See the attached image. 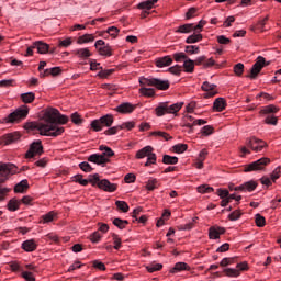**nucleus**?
Instances as JSON below:
<instances>
[{
    "label": "nucleus",
    "instance_id": "f03ea898",
    "mask_svg": "<svg viewBox=\"0 0 281 281\" xmlns=\"http://www.w3.org/2000/svg\"><path fill=\"white\" fill-rule=\"evenodd\" d=\"M139 83L142 85L139 93H142V95H145L146 98H153V95H155V89L146 87H155L160 91H167V89H170V81L157 78H140Z\"/></svg>",
    "mask_w": 281,
    "mask_h": 281
},
{
    "label": "nucleus",
    "instance_id": "6ab92c4d",
    "mask_svg": "<svg viewBox=\"0 0 281 281\" xmlns=\"http://www.w3.org/2000/svg\"><path fill=\"white\" fill-rule=\"evenodd\" d=\"M203 124H207V121H205L203 119H198V120H194L193 123H190V122L186 121L183 126L189 128V133H193L194 126H203Z\"/></svg>",
    "mask_w": 281,
    "mask_h": 281
},
{
    "label": "nucleus",
    "instance_id": "0eeeda50",
    "mask_svg": "<svg viewBox=\"0 0 281 281\" xmlns=\"http://www.w3.org/2000/svg\"><path fill=\"white\" fill-rule=\"evenodd\" d=\"M10 175H16V166L14 164H3L0 162V186L4 181H8V177ZM0 192H1V187H0Z\"/></svg>",
    "mask_w": 281,
    "mask_h": 281
},
{
    "label": "nucleus",
    "instance_id": "cd10ccee",
    "mask_svg": "<svg viewBox=\"0 0 281 281\" xmlns=\"http://www.w3.org/2000/svg\"><path fill=\"white\" fill-rule=\"evenodd\" d=\"M162 164L175 166L179 164V158L177 156L164 155Z\"/></svg>",
    "mask_w": 281,
    "mask_h": 281
},
{
    "label": "nucleus",
    "instance_id": "dca6fc26",
    "mask_svg": "<svg viewBox=\"0 0 281 281\" xmlns=\"http://www.w3.org/2000/svg\"><path fill=\"white\" fill-rule=\"evenodd\" d=\"M173 60L170 56H164L159 57L155 60L156 67L164 68V67H170L172 65Z\"/></svg>",
    "mask_w": 281,
    "mask_h": 281
},
{
    "label": "nucleus",
    "instance_id": "09e8293b",
    "mask_svg": "<svg viewBox=\"0 0 281 281\" xmlns=\"http://www.w3.org/2000/svg\"><path fill=\"white\" fill-rule=\"evenodd\" d=\"M255 223H256L257 227H265V225H266L265 216L257 214L255 216Z\"/></svg>",
    "mask_w": 281,
    "mask_h": 281
},
{
    "label": "nucleus",
    "instance_id": "e2e57ef3",
    "mask_svg": "<svg viewBox=\"0 0 281 281\" xmlns=\"http://www.w3.org/2000/svg\"><path fill=\"white\" fill-rule=\"evenodd\" d=\"M114 71H115V69L101 70L98 74V77L99 78H109V76H111Z\"/></svg>",
    "mask_w": 281,
    "mask_h": 281
},
{
    "label": "nucleus",
    "instance_id": "5701e85b",
    "mask_svg": "<svg viewBox=\"0 0 281 281\" xmlns=\"http://www.w3.org/2000/svg\"><path fill=\"white\" fill-rule=\"evenodd\" d=\"M30 188V183H27V180H22L14 187V192L23 194L27 189Z\"/></svg>",
    "mask_w": 281,
    "mask_h": 281
},
{
    "label": "nucleus",
    "instance_id": "f257e3e1",
    "mask_svg": "<svg viewBox=\"0 0 281 281\" xmlns=\"http://www.w3.org/2000/svg\"><path fill=\"white\" fill-rule=\"evenodd\" d=\"M44 117L46 123H26L25 128L27 131H38L40 135H43L44 137H58L65 133V127H61L58 124H67L69 122L67 115H63L60 114V111L50 108L46 110Z\"/></svg>",
    "mask_w": 281,
    "mask_h": 281
},
{
    "label": "nucleus",
    "instance_id": "4d7b16f0",
    "mask_svg": "<svg viewBox=\"0 0 281 281\" xmlns=\"http://www.w3.org/2000/svg\"><path fill=\"white\" fill-rule=\"evenodd\" d=\"M151 164H157V155L153 153L147 156V161L145 162V166L148 167Z\"/></svg>",
    "mask_w": 281,
    "mask_h": 281
},
{
    "label": "nucleus",
    "instance_id": "338daca9",
    "mask_svg": "<svg viewBox=\"0 0 281 281\" xmlns=\"http://www.w3.org/2000/svg\"><path fill=\"white\" fill-rule=\"evenodd\" d=\"M280 167H277L272 173L270 175V178L273 182L278 181V179H280Z\"/></svg>",
    "mask_w": 281,
    "mask_h": 281
},
{
    "label": "nucleus",
    "instance_id": "69168bd1",
    "mask_svg": "<svg viewBox=\"0 0 281 281\" xmlns=\"http://www.w3.org/2000/svg\"><path fill=\"white\" fill-rule=\"evenodd\" d=\"M199 52H200L199 46H194V45L186 46L187 54H199Z\"/></svg>",
    "mask_w": 281,
    "mask_h": 281
},
{
    "label": "nucleus",
    "instance_id": "20e7f679",
    "mask_svg": "<svg viewBox=\"0 0 281 281\" xmlns=\"http://www.w3.org/2000/svg\"><path fill=\"white\" fill-rule=\"evenodd\" d=\"M89 177L90 183L93 187L97 186L99 190H103L104 192H115V190H117V184L111 183V181H109L108 179L100 180L99 173L90 175Z\"/></svg>",
    "mask_w": 281,
    "mask_h": 281
},
{
    "label": "nucleus",
    "instance_id": "37998d69",
    "mask_svg": "<svg viewBox=\"0 0 281 281\" xmlns=\"http://www.w3.org/2000/svg\"><path fill=\"white\" fill-rule=\"evenodd\" d=\"M198 192H200L201 194H210V192H214V188L207 184H202L198 187Z\"/></svg>",
    "mask_w": 281,
    "mask_h": 281
},
{
    "label": "nucleus",
    "instance_id": "de8ad7c7",
    "mask_svg": "<svg viewBox=\"0 0 281 281\" xmlns=\"http://www.w3.org/2000/svg\"><path fill=\"white\" fill-rule=\"evenodd\" d=\"M265 123H266V124H269V125H272V126H278V116L268 115V116L265 119Z\"/></svg>",
    "mask_w": 281,
    "mask_h": 281
},
{
    "label": "nucleus",
    "instance_id": "f3484780",
    "mask_svg": "<svg viewBox=\"0 0 281 281\" xmlns=\"http://www.w3.org/2000/svg\"><path fill=\"white\" fill-rule=\"evenodd\" d=\"M38 244L34 239H27L22 243V249L27 252L36 251Z\"/></svg>",
    "mask_w": 281,
    "mask_h": 281
},
{
    "label": "nucleus",
    "instance_id": "473e14b6",
    "mask_svg": "<svg viewBox=\"0 0 281 281\" xmlns=\"http://www.w3.org/2000/svg\"><path fill=\"white\" fill-rule=\"evenodd\" d=\"M93 41H95V37L93 36V34H85L78 37L77 43L79 45H82L85 43H93Z\"/></svg>",
    "mask_w": 281,
    "mask_h": 281
},
{
    "label": "nucleus",
    "instance_id": "8fccbe9b",
    "mask_svg": "<svg viewBox=\"0 0 281 281\" xmlns=\"http://www.w3.org/2000/svg\"><path fill=\"white\" fill-rule=\"evenodd\" d=\"M175 153L181 154L186 153L188 150V145L187 144H177L173 146Z\"/></svg>",
    "mask_w": 281,
    "mask_h": 281
},
{
    "label": "nucleus",
    "instance_id": "c756f323",
    "mask_svg": "<svg viewBox=\"0 0 281 281\" xmlns=\"http://www.w3.org/2000/svg\"><path fill=\"white\" fill-rule=\"evenodd\" d=\"M21 100L24 104H32L33 100H36L34 92H26L21 94Z\"/></svg>",
    "mask_w": 281,
    "mask_h": 281
},
{
    "label": "nucleus",
    "instance_id": "f704fd0d",
    "mask_svg": "<svg viewBox=\"0 0 281 281\" xmlns=\"http://www.w3.org/2000/svg\"><path fill=\"white\" fill-rule=\"evenodd\" d=\"M278 111H280V108L273 105V104H270V105H267L265 106L260 113H262L263 115H269L271 113H278Z\"/></svg>",
    "mask_w": 281,
    "mask_h": 281
},
{
    "label": "nucleus",
    "instance_id": "f8f14e48",
    "mask_svg": "<svg viewBox=\"0 0 281 281\" xmlns=\"http://www.w3.org/2000/svg\"><path fill=\"white\" fill-rule=\"evenodd\" d=\"M202 91H205V93L203 94L205 99L214 98V95L218 93V91H216V85L210 83L207 81H204L202 83Z\"/></svg>",
    "mask_w": 281,
    "mask_h": 281
},
{
    "label": "nucleus",
    "instance_id": "ddd939ff",
    "mask_svg": "<svg viewBox=\"0 0 281 281\" xmlns=\"http://www.w3.org/2000/svg\"><path fill=\"white\" fill-rule=\"evenodd\" d=\"M256 188H258V182L250 180L236 187L235 192H254Z\"/></svg>",
    "mask_w": 281,
    "mask_h": 281
},
{
    "label": "nucleus",
    "instance_id": "bf43d9fd",
    "mask_svg": "<svg viewBox=\"0 0 281 281\" xmlns=\"http://www.w3.org/2000/svg\"><path fill=\"white\" fill-rule=\"evenodd\" d=\"M117 131H122L121 126H113L104 132V135H117Z\"/></svg>",
    "mask_w": 281,
    "mask_h": 281
},
{
    "label": "nucleus",
    "instance_id": "7ed1b4c3",
    "mask_svg": "<svg viewBox=\"0 0 281 281\" xmlns=\"http://www.w3.org/2000/svg\"><path fill=\"white\" fill-rule=\"evenodd\" d=\"M100 150H104L103 154H92L88 157V161L91 164H97L98 166H104V164H109V158L106 157H113L115 153L111 147L101 145Z\"/></svg>",
    "mask_w": 281,
    "mask_h": 281
},
{
    "label": "nucleus",
    "instance_id": "3c124183",
    "mask_svg": "<svg viewBox=\"0 0 281 281\" xmlns=\"http://www.w3.org/2000/svg\"><path fill=\"white\" fill-rule=\"evenodd\" d=\"M113 243H114V249H120L122 247V238L117 236V234L113 233L112 234Z\"/></svg>",
    "mask_w": 281,
    "mask_h": 281
},
{
    "label": "nucleus",
    "instance_id": "b1692460",
    "mask_svg": "<svg viewBox=\"0 0 281 281\" xmlns=\"http://www.w3.org/2000/svg\"><path fill=\"white\" fill-rule=\"evenodd\" d=\"M179 271H190V266L186 262H177L170 273H179Z\"/></svg>",
    "mask_w": 281,
    "mask_h": 281
},
{
    "label": "nucleus",
    "instance_id": "a878e982",
    "mask_svg": "<svg viewBox=\"0 0 281 281\" xmlns=\"http://www.w3.org/2000/svg\"><path fill=\"white\" fill-rule=\"evenodd\" d=\"M156 115L158 117H164L166 113H168V103H160L156 109H155Z\"/></svg>",
    "mask_w": 281,
    "mask_h": 281
},
{
    "label": "nucleus",
    "instance_id": "603ef678",
    "mask_svg": "<svg viewBox=\"0 0 281 281\" xmlns=\"http://www.w3.org/2000/svg\"><path fill=\"white\" fill-rule=\"evenodd\" d=\"M79 168L83 171V172H93V168L91 167V165L87 161H83L81 164H79Z\"/></svg>",
    "mask_w": 281,
    "mask_h": 281
},
{
    "label": "nucleus",
    "instance_id": "72a5a7b5",
    "mask_svg": "<svg viewBox=\"0 0 281 281\" xmlns=\"http://www.w3.org/2000/svg\"><path fill=\"white\" fill-rule=\"evenodd\" d=\"M54 218H56V214L54 211H50L44 215L41 216V221L40 223H52V221H54Z\"/></svg>",
    "mask_w": 281,
    "mask_h": 281
},
{
    "label": "nucleus",
    "instance_id": "680f3d73",
    "mask_svg": "<svg viewBox=\"0 0 281 281\" xmlns=\"http://www.w3.org/2000/svg\"><path fill=\"white\" fill-rule=\"evenodd\" d=\"M22 278L26 281H36V278H34V274L30 271H22Z\"/></svg>",
    "mask_w": 281,
    "mask_h": 281
},
{
    "label": "nucleus",
    "instance_id": "9b49d317",
    "mask_svg": "<svg viewBox=\"0 0 281 281\" xmlns=\"http://www.w3.org/2000/svg\"><path fill=\"white\" fill-rule=\"evenodd\" d=\"M265 64H266L265 57L259 56L257 58V61L252 65V67L250 69V75L248 76V78L250 80H256V78H258V74H260V71H262Z\"/></svg>",
    "mask_w": 281,
    "mask_h": 281
},
{
    "label": "nucleus",
    "instance_id": "a19ab883",
    "mask_svg": "<svg viewBox=\"0 0 281 281\" xmlns=\"http://www.w3.org/2000/svg\"><path fill=\"white\" fill-rule=\"evenodd\" d=\"M19 205H21V202L15 199H12L8 203V210L10 212H16V210H19Z\"/></svg>",
    "mask_w": 281,
    "mask_h": 281
},
{
    "label": "nucleus",
    "instance_id": "4c0bfd02",
    "mask_svg": "<svg viewBox=\"0 0 281 281\" xmlns=\"http://www.w3.org/2000/svg\"><path fill=\"white\" fill-rule=\"evenodd\" d=\"M224 273L228 278H238V276H240V270L234 268H225Z\"/></svg>",
    "mask_w": 281,
    "mask_h": 281
},
{
    "label": "nucleus",
    "instance_id": "1a4fd4ad",
    "mask_svg": "<svg viewBox=\"0 0 281 281\" xmlns=\"http://www.w3.org/2000/svg\"><path fill=\"white\" fill-rule=\"evenodd\" d=\"M246 146L254 150V153H262L263 148H267V143L256 136H251L250 138L246 139Z\"/></svg>",
    "mask_w": 281,
    "mask_h": 281
},
{
    "label": "nucleus",
    "instance_id": "bb28decb",
    "mask_svg": "<svg viewBox=\"0 0 281 281\" xmlns=\"http://www.w3.org/2000/svg\"><path fill=\"white\" fill-rule=\"evenodd\" d=\"M75 56H78V58H90L91 50L89 48H79L74 50Z\"/></svg>",
    "mask_w": 281,
    "mask_h": 281
},
{
    "label": "nucleus",
    "instance_id": "2eb2a0df",
    "mask_svg": "<svg viewBox=\"0 0 281 281\" xmlns=\"http://www.w3.org/2000/svg\"><path fill=\"white\" fill-rule=\"evenodd\" d=\"M115 111H117V113H122V114L133 113L135 111V105H133L128 102L121 103L120 105H117L115 108Z\"/></svg>",
    "mask_w": 281,
    "mask_h": 281
},
{
    "label": "nucleus",
    "instance_id": "c9c22d12",
    "mask_svg": "<svg viewBox=\"0 0 281 281\" xmlns=\"http://www.w3.org/2000/svg\"><path fill=\"white\" fill-rule=\"evenodd\" d=\"M157 1H159V0H147L145 2H140L138 4V8L140 10H151V8L155 5V3H157Z\"/></svg>",
    "mask_w": 281,
    "mask_h": 281
},
{
    "label": "nucleus",
    "instance_id": "c03bdc74",
    "mask_svg": "<svg viewBox=\"0 0 281 281\" xmlns=\"http://www.w3.org/2000/svg\"><path fill=\"white\" fill-rule=\"evenodd\" d=\"M161 269H164V265L161 263H151L147 266V271L149 273H155V271H161Z\"/></svg>",
    "mask_w": 281,
    "mask_h": 281
},
{
    "label": "nucleus",
    "instance_id": "a211bd4d",
    "mask_svg": "<svg viewBox=\"0 0 281 281\" xmlns=\"http://www.w3.org/2000/svg\"><path fill=\"white\" fill-rule=\"evenodd\" d=\"M18 139H21V134L15 132V133H10V134H5L2 137V142L3 144L8 145V144H13V142H18Z\"/></svg>",
    "mask_w": 281,
    "mask_h": 281
},
{
    "label": "nucleus",
    "instance_id": "2f4dec72",
    "mask_svg": "<svg viewBox=\"0 0 281 281\" xmlns=\"http://www.w3.org/2000/svg\"><path fill=\"white\" fill-rule=\"evenodd\" d=\"M192 30H194V24H184V25H180L178 30H176V32L178 34H190Z\"/></svg>",
    "mask_w": 281,
    "mask_h": 281
},
{
    "label": "nucleus",
    "instance_id": "423d86ee",
    "mask_svg": "<svg viewBox=\"0 0 281 281\" xmlns=\"http://www.w3.org/2000/svg\"><path fill=\"white\" fill-rule=\"evenodd\" d=\"M110 128V126H113V115L106 114L101 116L99 120H94L91 122V128L95 132L102 131V128Z\"/></svg>",
    "mask_w": 281,
    "mask_h": 281
},
{
    "label": "nucleus",
    "instance_id": "7c9ffc66",
    "mask_svg": "<svg viewBox=\"0 0 281 281\" xmlns=\"http://www.w3.org/2000/svg\"><path fill=\"white\" fill-rule=\"evenodd\" d=\"M183 69L187 74H192L194 71V60L187 57L183 63Z\"/></svg>",
    "mask_w": 281,
    "mask_h": 281
},
{
    "label": "nucleus",
    "instance_id": "5fc2aeb1",
    "mask_svg": "<svg viewBox=\"0 0 281 281\" xmlns=\"http://www.w3.org/2000/svg\"><path fill=\"white\" fill-rule=\"evenodd\" d=\"M120 33V29L115 27V26H110L106 31V34H109L110 36H112L113 38H117V34Z\"/></svg>",
    "mask_w": 281,
    "mask_h": 281
},
{
    "label": "nucleus",
    "instance_id": "4468645a",
    "mask_svg": "<svg viewBox=\"0 0 281 281\" xmlns=\"http://www.w3.org/2000/svg\"><path fill=\"white\" fill-rule=\"evenodd\" d=\"M223 234H225V227L211 226L209 228V238L211 240H218V238H221V235Z\"/></svg>",
    "mask_w": 281,
    "mask_h": 281
},
{
    "label": "nucleus",
    "instance_id": "e433bc0d",
    "mask_svg": "<svg viewBox=\"0 0 281 281\" xmlns=\"http://www.w3.org/2000/svg\"><path fill=\"white\" fill-rule=\"evenodd\" d=\"M203 41V35L202 34H192L187 37L186 43L188 44H194Z\"/></svg>",
    "mask_w": 281,
    "mask_h": 281
},
{
    "label": "nucleus",
    "instance_id": "6e6d98bb",
    "mask_svg": "<svg viewBox=\"0 0 281 281\" xmlns=\"http://www.w3.org/2000/svg\"><path fill=\"white\" fill-rule=\"evenodd\" d=\"M243 216V212L236 210V211H233L229 215H228V218L231 221H238V218H240Z\"/></svg>",
    "mask_w": 281,
    "mask_h": 281
},
{
    "label": "nucleus",
    "instance_id": "58836bf2",
    "mask_svg": "<svg viewBox=\"0 0 281 281\" xmlns=\"http://www.w3.org/2000/svg\"><path fill=\"white\" fill-rule=\"evenodd\" d=\"M113 225L119 229H124L128 225V221L116 217L113 220Z\"/></svg>",
    "mask_w": 281,
    "mask_h": 281
},
{
    "label": "nucleus",
    "instance_id": "412c9836",
    "mask_svg": "<svg viewBox=\"0 0 281 281\" xmlns=\"http://www.w3.org/2000/svg\"><path fill=\"white\" fill-rule=\"evenodd\" d=\"M227 106V103L225 102V100L223 98H217L215 99L214 103H213V109L214 111H225V108Z\"/></svg>",
    "mask_w": 281,
    "mask_h": 281
},
{
    "label": "nucleus",
    "instance_id": "393cba45",
    "mask_svg": "<svg viewBox=\"0 0 281 281\" xmlns=\"http://www.w3.org/2000/svg\"><path fill=\"white\" fill-rule=\"evenodd\" d=\"M160 183L159 180H157V178H150L147 182H146V190H148L149 192H153V190H157V188H159Z\"/></svg>",
    "mask_w": 281,
    "mask_h": 281
},
{
    "label": "nucleus",
    "instance_id": "864d4df0",
    "mask_svg": "<svg viewBox=\"0 0 281 281\" xmlns=\"http://www.w3.org/2000/svg\"><path fill=\"white\" fill-rule=\"evenodd\" d=\"M169 74H172L173 76H181V66L176 65L173 67L168 68Z\"/></svg>",
    "mask_w": 281,
    "mask_h": 281
},
{
    "label": "nucleus",
    "instance_id": "4be33fe9",
    "mask_svg": "<svg viewBox=\"0 0 281 281\" xmlns=\"http://www.w3.org/2000/svg\"><path fill=\"white\" fill-rule=\"evenodd\" d=\"M153 154V147L151 146H145L140 150L136 153L137 159H144V157H148Z\"/></svg>",
    "mask_w": 281,
    "mask_h": 281
},
{
    "label": "nucleus",
    "instance_id": "6e6552de",
    "mask_svg": "<svg viewBox=\"0 0 281 281\" xmlns=\"http://www.w3.org/2000/svg\"><path fill=\"white\" fill-rule=\"evenodd\" d=\"M271 164V159L263 157L258 159L257 161H254L245 167V172H256L258 170H265L266 166H269Z\"/></svg>",
    "mask_w": 281,
    "mask_h": 281
},
{
    "label": "nucleus",
    "instance_id": "774afa93",
    "mask_svg": "<svg viewBox=\"0 0 281 281\" xmlns=\"http://www.w3.org/2000/svg\"><path fill=\"white\" fill-rule=\"evenodd\" d=\"M72 41L71 37H68L66 40H59V46L60 47H69V45H71Z\"/></svg>",
    "mask_w": 281,
    "mask_h": 281
},
{
    "label": "nucleus",
    "instance_id": "ea45409f",
    "mask_svg": "<svg viewBox=\"0 0 281 281\" xmlns=\"http://www.w3.org/2000/svg\"><path fill=\"white\" fill-rule=\"evenodd\" d=\"M183 106V102L167 105L168 113H179Z\"/></svg>",
    "mask_w": 281,
    "mask_h": 281
},
{
    "label": "nucleus",
    "instance_id": "13d9d810",
    "mask_svg": "<svg viewBox=\"0 0 281 281\" xmlns=\"http://www.w3.org/2000/svg\"><path fill=\"white\" fill-rule=\"evenodd\" d=\"M234 71H235L236 76H243V71H245V65H243L240 63L236 64L234 66Z\"/></svg>",
    "mask_w": 281,
    "mask_h": 281
},
{
    "label": "nucleus",
    "instance_id": "9d476101",
    "mask_svg": "<svg viewBox=\"0 0 281 281\" xmlns=\"http://www.w3.org/2000/svg\"><path fill=\"white\" fill-rule=\"evenodd\" d=\"M36 155H43V143L41 140L33 142L25 154L26 159H34Z\"/></svg>",
    "mask_w": 281,
    "mask_h": 281
},
{
    "label": "nucleus",
    "instance_id": "aec40b11",
    "mask_svg": "<svg viewBox=\"0 0 281 281\" xmlns=\"http://www.w3.org/2000/svg\"><path fill=\"white\" fill-rule=\"evenodd\" d=\"M33 47H36L38 54H47L49 52V45L42 41L34 42Z\"/></svg>",
    "mask_w": 281,
    "mask_h": 281
},
{
    "label": "nucleus",
    "instance_id": "052dcab7",
    "mask_svg": "<svg viewBox=\"0 0 281 281\" xmlns=\"http://www.w3.org/2000/svg\"><path fill=\"white\" fill-rule=\"evenodd\" d=\"M188 58V55L186 53H176L173 54V59L176 63H181V60H186Z\"/></svg>",
    "mask_w": 281,
    "mask_h": 281
},
{
    "label": "nucleus",
    "instance_id": "a18cd8bd",
    "mask_svg": "<svg viewBox=\"0 0 281 281\" xmlns=\"http://www.w3.org/2000/svg\"><path fill=\"white\" fill-rule=\"evenodd\" d=\"M115 205L119 210H121V212H128L130 207H128V203H126L125 201H116Z\"/></svg>",
    "mask_w": 281,
    "mask_h": 281
},
{
    "label": "nucleus",
    "instance_id": "79ce46f5",
    "mask_svg": "<svg viewBox=\"0 0 281 281\" xmlns=\"http://www.w3.org/2000/svg\"><path fill=\"white\" fill-rule=\"evenodd\" d=\"M234 263H236V257H226L223 258L222 261L220 262L222 267H229V265Z\"/></svg>",
    "mask_w": 281,
    "mask_h": 281
},
{
    "label": "nucleus",
    "instance_id": "49530a36",
    "mask_svg": "<svg viewBox=\"0 0 281 281\" xmlns=\"http://www.w3.org/2000/svg\"><path fill=\"white\" fill-rule=\"evenodd\" d=\"M70 117L72 124L80 125L82 124V122H85V120L82 119V116H80V114H78V112L72 113Z\"/></svg>",
    "mask_w": 281,
    "mask_h": 281
},
{
    "label": "nucleus",
    "instance_id": "0e129e2a",
    "mask_svg": "<svg viewBox=\"0 0 281 281\" xmlns=\"http://www.w3.org/2000/svg\"><path fill=\"white\" fill-rule=\"evenodd\" d=\"M101 238H102V235H100V232L98 231L90 235L91 243H100Z\"/></svg>",
    "mask_w": 281,
    "mask_h": 281
},
{
    "label": "nucleus",
    "instance_id": "39448f33",
    "mask_svg": "<svg viewBox=\"0 0 281 281\" xmlns=\"http://www.w3.org/2000/svg\"><path fill=\"white\" fill-rule=\"evenodd\" d=\"M30 113V108L27 105H22L18 108L14 112L10 113L4 121L7 124H19L21 120H25Z\"/></svg>",
    "mask_w": 281,
    "mask_h": 281
},
{
    "label": "nucleus",
    "instance_id": "c85d7f7f",
    "mask_svg": "<svg viewBox=\"0 0 281 281\" xmlns=\"http://www.w3.org/2000/svg\"><path fill=\"white\" fill-rule=\"evenodd\" d=\"M99 54L100 56H105L109 58L113 56V48L109 44H106L103 47H99Z\"/></svg>",
    "mask_w": 281,
    "mask_h": 281
}]
</instances>
